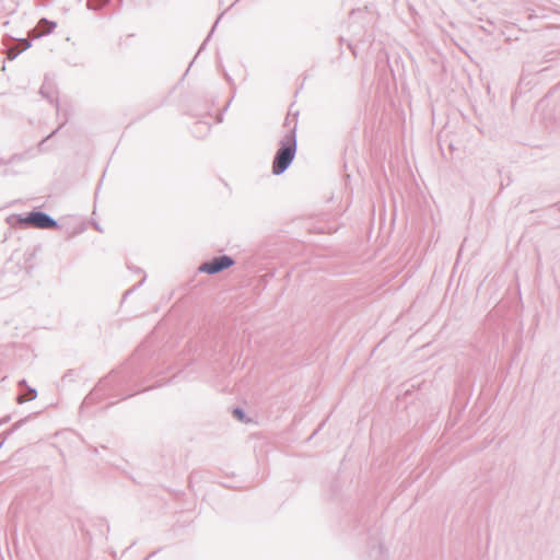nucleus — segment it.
Instances as JSON below:
<instances>
[{"mask_svg":"<svg viewBox=\"0 0 560 560\" xmlns=\"http://www.w3.org/2000/svg\"><path fill=\"white\" fill-rule=\"evenodd\" d=\"M295 151V139L293 136H290L288 140L282 144V148L278 151L273 160L272 171L275 174H281L288 168V166L294 159Z\"/></svg>","mask_w":560,"mask_h":560,"instance_id":"f257e3e1","label":"nucleus"},{"mask_svg":"<svg viewBox=\"0 0 560 560\" xmlns=\"http://www.w3.org/2000/svg\"><path fill=\"white\" fill-rule=\"evenodd\" d=\"M233 265V260L229 256L217 257L200 267V271L206 273H217Z\"/></svg>","mask_w":560,"mask_h":560,"instance_id":"7ed1b4c3","label":"nucleus"},{"mask_svg":"<svg viewBox=\"0 0 560 560\" xmlns=\"http://www.w3.org/2000/svg\"><path fill=\"white\" fill-rule=\"evenodd\" d=\"M234 416L237 417L240 420H242L244 417L242 410H240V409L234 410Z\"/></svg>","mask_w":560,"mask_h":560,"instance_id":"39448f33","label":"nucleus"},{"mask_svg":"<svg viewBox=\"0 0 560 560\" xmlns=\"http://www.w3.org/2000/svg\"><path fill=\"white\" fill-rule=\"evenodd\" d=\"M28 46H30L26 40H24L22 43V47L21 48H19V47H11V48H9L8 51H7L8 59L13 60L14 58L18 57V55L22 50L26 49Z\"/></svg>","mask_w":560,"mask_h":560,"instance_id":"20e7f679","label":"nucleus"},{"mask_svg":"<svg viewBox=\"0 0 560 560\" xmlns=\"http://www.w3.org/2000/svg\"><path fill=\"white\" fill-rule=\"evenodd\" d=\"M22 222L37 229H54L57 226L56 221L42 212H32Z\"/></svg>","mask_w":560,"mask_h":560,"instance_id":"f03ea898","label":"nucleus"}]
</instances>
